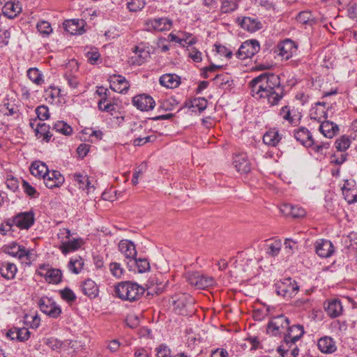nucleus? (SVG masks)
<instances>
[{"label": "nucleus", "mask_w": 357, "mask_h": 357, "mask_svg": "<svg viewBox=\"0 0 357 357\" xmlns=\"http://www.w3.org/2000/svg\"><path fill=\"white\" fill-rule=\"evenodd\" d=\"M250 86L253 97L266 100L271 106L277 105L284 96L280 77L274 73H263L255 77Z\"/></svg>", "instance_id": "nucleus-1"}, {"label": "nucleus", "mask_w": 357, "mask_h": 357, "mask_svg": "<svg viewBox=\"0 0 357 357\" xmlns=\"http://www.w3.org/2000/svg\"><path fill=\"white\" fill-rule=\"evenodd\" d=\"M304 333L302 325L294 324L290 326L289 324L284 333V340L278 349V353L282 357H297L299 349L296 345V342L301 338Z\"/></svg>", "instance_id": "nucleus-2"}, {"label": "nucleus", "mask_w": 357, "mask_h": 357, "mask_svg": "<svg viewBox=\"0 0 357 357\" xmlns=\"http://www.w3.org/2000/svg\"><path fill=\"white\" fill-rule=\"evenodd\" d=\"M144 288L136 282L125 281L115 287V294L119 298L133 302L139 299L144 293Z\"/></svg>", "instance_id": "nucleus-3"}, {"label": "nucleus", "mask_w": 357, "mask_h": 357, "mask_svg": "<svg viewBox=\"0 0 357 357\" xmlns=\"http://www.w3.org/2000/svg\"><path fill=\"white\" fill-rule=\"evenodd\" d=\"M174 311L179 314L188 316L194 312V300L187 294L180 293L172 296Z\"/></svg>", "instance_id": "nucleus-4"}, {"label": "nucleus", "mask_w": 357, "mask_h": 357, "mask_svg": "<svg viewBox=\"0 0 357 357\" xmlns=\"http://www.w3.org/2000/svg\"><path fill=\"white\" fill-rule=\"evenodd\" d=\"M299 290V287L295 280L287 278L275 284V291L278 295L287 299L292 298Z\"/></svg>", "instance_id": "nucleus-5"}, {"label": "nucleus", "mask_w": 357, "mask_h": 357, "mask_svg": "<svg viewBox=\"0 0 357 357\" xmlns=\"http://www.w3.org/2000/svg\"><path fill=\"white\" fill-rule=\"evenodd\" d=\"M289 324V319L284 314L273 317L267 325V333L273 336L281 334L284 335Z\"/></svg>", "instance_id": "nucleus-6"}, {"label": "nucleus", "mask_w": 357, "mask_h": 357, "mask_svg": "<svg viewBox=\"0 0 357 357\" xmlns=\"http://www.w3.org/2000/svg\"><path fill=\"white\" fill-rule=\"evenodd\" d=\"M4 252L11 257L19 259L25 264H31L32 253L23 245L13 242L4 247Z\"/></svg>", "instance_id": "nucleus-7"}, {"label": "nucleus", "mask_w": 357, "mask_h": 357, "mask_svg": "<svg viewBox=\"0 0 357 357\" xmlns=\"http://www.w3.org/2000/svg\"><path fill=\"white\" fill-rule=\"evenodd\" d=\"M36 273L43 277L47 282L52 284H59L62 278L61 270L53 268L49 264H40Z\"/></svg>", "instance_id": "nucleus-8"}, {"label": "nucleus", "mask_w": 357, "mask_h": 357, "mask_svg": "<svg viewBox=\"0 0 357 357\" xmlns=\"http://www.w3.org/2000/svg\"><path fill=\"white\" fill-rule=\"evenodd\" d=\"M259 50L260 45L257 40H249L241 44L236 55L238 59L244 60L252 57Z\"/></svg>", "instance_id": "nucleus-9"}, {"label": "nucleus", "mask_w": 357, "mask_h": 357, "mask_svg": "<svg viewBox=\"0 0 357 357\" xmlns=\"http://www.w3.org/2000/svg\"><path fill=\"white\" fill-rule=\"evenodd\" d=\"M186 280L190 285L197 289L208 288L214 284V279L212 277L205 276L197 272L188 273Z\"/></svg>", "instance_id": "nucleus-10"}, {"label": "nucleus", "mask_w": 357, "mask_h": 357, "mask_svg": "<svg viewBox=\"0 0 357 357\" xmlns=\"http://www.w3.org/2000/svg\"><path fill=\"white\" fill-rule=\"evenodd\" d=\"M40 310L51 318L56 319L61 313V307L50 298L43 296L38 301Z\"/></svg>", "instance_id": "nucleus-11"}, {"label": "nucleus", "mask_w": 357, "mask_h": 357, "mask_svg": "<svg viewBox=\"0 0 357 357\" xmlns=\"http://www.w3.org/2000/svg\"><path fill=\"white\" fill-rule=\"evenodd\" d=\"M172 26V21L167 17L149 19L144 23V29L147 31H168Z\"/></svg>", "instance_id": "nucleus-12"}, {"label": "nucleus", "mask_w": 357, "mask_h": 357, "mask_svg": "<svg viewBox=\"0 0 357 357\" xmlns=\"http://www.w3.org/2000/svg\"><path fill=\"white\" fill-rule=\"evenodd\" d=\"M34 213L32 211L20 213L12 218L15 226L20 229H28L34 223Z\"/></svg>", "instance_id": "nucleus-13"}, {"label": "nucleus", "mask_w": 357, "mask_h": 357, "mask_svg": "<svg viewBox=\"0 0 357 357\" xmlns=\"http://www.w3.org/2000/svg\"><path fill=\"white\" fill-rule=\"evenodd\" d=\"M132 102L141 111H149L155 107V101L153 98L147 94H139L133 97Z\"/></svg>", "instance_id": "nucleus-14"}, {"label": "nucleus", "mask_w": 357, "mask_h": 357, "mask_svg": "<svg viewBox=\"0 0 357 357\" xmlns=\"http://www.w3.org/2000/svg\"><path fill=\"white\" fill-rule=\"evenodd\" d=\"M233 164L236 171L241 174H248L251 171L252 165L246 153H241L235 155Z\"/></svg>", "instance_id": "nucleus-15"}, {"label": "nucleus", "mask_w": 357, "mask_h": 357, "mask_svg": "<svg viewBox=\"0 0 357 357\" xmlns=\"http://www.w3.org/2000/svg\"><path fill=\"white\" fill-rule=\"evenodd\" d=\"M316 253L322 258L330 257L335 249L333 243L326 239H319L314 243Z\"/></svg>", "instance_id": "nucleus-16"}, {"label": "nucleus", "mask_w": 357, "mask_h": 357, "mask_svg": "<svg viewBox=\"0 0 357 357\" xmlns=\"http://www.w3.org/2000/svg\"><path fill=\"white\" fill-rule=\"evenodd\" d=\"M119 248L125 257L127 259H129V261H128L127 264L128 266L132 268V266L130 264L137 256L135 244L128 240H121L119 243Z\"/></svg>", "instance_id": "nucleus-17"}, {"label": "nucleus", "mask_w": 357, "mask_h": 357, "mask_svg": "<svg viewBox=\"0 0 357 357\" xmlns=\"http://www.w3.org/2000/svg\"><path fill=\"white\" fill-rule=\"evenodd\" d=\"M85 22L83 20H69L63 22L65 30L71 35H81L84 32Z\"/></svg>", "instance_id": "nucleus-18"}, {"label": "nucleus", "mask_w": 357, "mask_h": 357, "mask_svg": "<svg viewBox=\"0 0 357 357\" xmlns=\"http://www.w3.org/2000/svg\"><path fill=\"white\" fill-rule=\"evenodd\" d=\"M64 182V178L59 171L53 170L47 174L44 183L47 188H54L60 187Z\"/></svg>", "instance_id": "nucleus-19"}, {"label": "nucleus", "mask_w": 357, "mask_h": 357, "mask_svg": "<svg viewBox=\"0 0 357 357\" xmlns=\"http://www.w3.org/2000/svg\"><path fill=\"white\" fill-rule=\"evenodd\" d=\"M112 79L110 88L112 90L120 93H126L128 91L130 84L124 77L119 75H114Z\"/></svg>", "instance_id": "nucleus-20"}, {"label": "nucleus", "mask_w": 357, "mask_h": 357, "mask_svg": "<svg viewBox=\"0 0 357 357\" xmlns=\"http://www.w3.org/2000/svg\"><path fill=\"white\" fill-rule=\"evenodd\" d=\"M83 244L84 241L82 238H76L73 239L70 238L66 242H63V244H60L59 249L61 250L62 254L66 255L70 252L77 250Z\"/></svg>", "instance_id": "nucleus-21"}, {"label": "nucleus", "mask_w": 357, "mask_h": 357, "mask_svg": "<svg viewBox=\"0 0 357 357\" xmlns=\"http://www.w3.org/2000/svg\"><path fill=\"white\" fill-rule=\"evenodd\" d=\"M71 176L73 181L75 182V185H77L79 189L86 190L87 194L91 193L94 190V186L91 185L87 175L75 173Z\"/></svg>", "instance_id": "nucleus-22"}, {"label": "nucleus", "mask_w": 357, "mask_h": 357, "mask_svg": "<svg viewBox=\"0 0 357 357\" xmlns=\"http://www.w3.org/2000/svg\"><path fill=\"white\" fill-rule=\"evenodd\" d=\"M279 54L284 59L288 60L296 51V47L293 40L286 39L278 45Z\"/></svg>", "instance_id": "nucleus-23"}, {"label": "nucleus", "mask_w": 357, "mask_h": 357, "mask_svg": "<svg viewBox=\"0 0 357 357\" xmlns=\"http://www.w3.org/2000/svg\"><path fill=\"white\" fill-rule=\"evenodd\" d=\"M325 310L331 318H336L342 314L343 307L339 299L328 301L325 303Z\"/></svg>", "instance_id": "nucleus-24"}, {"label": "nucleus", "mask_w": 357, "mask_h": 357, "mask_svg": "<svg viewBox=\"0 0 357 357\" xmlns=\"http://www.w3.org/2000/svg\"><path fill=\"white\" fill-rule=\"evenodd\" d=\"M2 11L5 16L13 19L20 13L22 7L19 1H8L4 3Z\"/></svg>", "instance_id": "nucleus-25"}, {"label": "nucleus", "mask_w": 357, "mask_h": 357, "mask_svg": "<svg viewBox=\"0 0 357 357\" xmlns=\"http://www.w3.org/2000/svg\"><path fill=\"white\" fill-rule=\"evenodd\" d=\"M96 93L101 97V99L98 102V107L100 111L110 112L114 109V105L112 103H107L106 105H104V107H102V104L107 102V96L109 93L107 89H105L103 86H98Z\"/></svg>", "instance_id": "nucleus-26"}, {"label": "nucleus", "mask_w": 357, "mask_h": 357, "mask_svg": "<svg viewBox=\"0 0 357 357\" xmlns=\"http://www.w3.org/2000/svg\"><path fill=\"white\" fill-rule=\"evenodd\" d=\"M135 55L131 57L133 65L140 66L150 56L149 52L142 45L136 46L133 51Z\"/></svg>", "instance_id": "nucleus-27"}, {"label": "nucleus", "mask_w": 357, "mask_h": 357, "mask_svg": "<svg viewBox=\"0 0 357 357\" xmlns=\"http://www.w3.org/2000/svg\"><path fill=\"white\" fill-rule=\"evenodd\" d=\"M296 139L305 146H312L314 144L312 136L305 128H301L294 132Z\"/></svg>", "instance_id": "nucleus-28"}, {"label": "nucleus", "mask_w": 357, "mask_h": 357, "mask_svg": "<svg viewBox=\"0 0 357 357\" xmlns=\"http://www.w3.org/2000/svg\"><path fill=\"white\" fill-rule=\"evenodd\" d=\"M320 132L327 138H333L339 131V127L332 121L324 120L319 126Z\"/></svg>", "instance_id": "nucleus-29"}, {"label": "nucleus", "mask_w": 357, "mask_h": 357, "mask_svg": "<svg viewBox=\"0 0 357 357\" xmlns=\"http://www.w3.org/2000/svg\"><path fill=\"white\" fill-rule=\"evenodd\" d=\"M17 272V268L13 263L5 261L0 264V275L9 280L15 278Z\"/></svg>", "instance_id": "nucleus-30"}, {"label": "nucleus", "mask_w": 357, "mask_h": 357, "mask_svg": "<svg viewBox=\"0 0 357 357\" xmlns=\"http://www.w3.org/2000/svg\"><path fill=\"white\" fill-rule=\"evenodd\" d=\"M160 84L169 89H174L181 84V78L175 74H165L160 77Z\"/></svg>", "instance_id": "nucleus-31"}, {"label": "nucleus", "mask_w": 357, "mask_h": 357, "mask_svg": "<svg viewBox=\"0 0 357 357\" xmlns=\"http://www.w3.org/2000/svg\"><path fill=\"white\" fill-rule=\"evenodd\" d=\"M318 348L322 353L331 354L336 350L334 340L330 337H324L319 340Z\"/></svg>", "instance_id": "nucleus-32"}, {"label": "nucleus", "mask_w": 357, "mask_h": 357, "mask_svg": "<svg viewBox=\"0 0 357 357\" xmlns=\"http://www.w3.org/2000/svg\"><path fill=\"white\" fill-rule=\"evenodd\" d=\"M310 116L312 120H314L319 123L326 120L327 113L325 110L324 105H321L320 102L317 103L316 106L310 109Z\"/></svg>", "instance_id": "nucleus-33"}, {"label": "nucleus", "mask_w": 357, "mask_h": 357, "mask_svg": "<svg viewBox=\"0 0 357 357\" xmlns=\"http://www.w3.org/2000/svg\"><path fill=\"white\" fill-rule=\"evenodd\" d=\"M81 287L83 294L90 298H96L98 294V287L91 279L84 281Z\"/></svg>", "instance_id": "nucleus-34"}, {"label": "nucleus", "mask_w": 357, "mask_h": 357, "mask_svg": "<svg viewBox=\"0 0 357 357\" xmlns=\"http://www.w3.org/2000/svg\"><path fill=\"white\" fill-rule=\"evenodd\" d=\"M30 172L33 176L44 179L49 172V169L45 163L40 161H35L30 167Z\"/></svg>", "instance_id": "nucleus-35"}, {"label": "nucleus", "mask_w": 357, "mask_h": 357, "mask_svg": "<svg viewBox=\"0 0 357 357\" xmlns=\"http://www.w3.org/2000/svg\"><path fill=\"white\" fill-rule=\"evenodd\" d=\"M241 27L248 31L255 32L261 29V23L255 18L245 17L241 22Z\"/></svg>", "instance_id": "nucleus-36"}, {"label": "nucleus", "mask_w": 357, "mask_h": 357, "mask_svg": "<svg viewBox=\"0 0 357 357\" xmlns=\"http://www.w3.org/2000/svg\"><path fill=\"white\" fill-rule=\"evenodd\" d=\"M281 139L278 131L275 130H270L267 131L263 137L264 144L271 146H275Z\"/></svg>", "instance_id": "nucleus-37"}, {"label": "nucleus", "mask_w": 357, "mask_h": 357, "mask_svg": "<svg viewBox=\"0 0 357 357\" xmlns=\"http://www.w3.org/2000/svg\"><path fill=\"white\" fill-rule=\"evenodd\" d=\"M266 246V253L271 257H275L279 254L282 248V242L280 239H273L268 241Z\"/></svg>", "instance_id": "nucleus-38"}, {"label": "nucleus", "mask_w": 357, "mask_h": 357, "mask_svg": "<svg viewBox=\"0 0 357 357\" xmlns=\"http://www.w3.org/2000/svg\"><path fill=\"white\" fill-rule=\"evenodd\" d=\"M27 77L36 85H42L44 83L43 73L37 68H31L27 70Z\"/></svg>", "instance_id": "nucleus-39"}, {"label": "nucleus", "mask_w": 357, "mask_h": 357, "mask_svg": "<svg viewBox=\"0 0 357 357\" xmlns=\"http://www.w3.org/2000/svg\"><path fill=\"white\" fill-rule=\"evenodd\" d=\"M279 115L283 120L288 121L291 124L296 123L294 119L295 112L294 109H291L288 105H285L280 109Z\"/></svg>", "instance_id": "nucleus-40"}, {"label": "nucleus", "mask_w": 357, "mask_h": 357, "mask_svg": "<svg viewBox=\"0 0 357 357\" xmlns=\"http://www.w3.org/2000/svg\"><path fill=\"white\" fill-rule=\"evenodd\" d=\"M84 260L82 257L71 259L68 263V269L75 274H78L83 269Z\"/></svg>", "instance_id": "nucleus-41"}, {"label": "nucleus", "mask_w": 357, "mask_h": 357, "mask_svg": "<svg viewBox=\"0 0 357 357\" xmlns=\"http://www.w3.org/2000/svg\"><path fill=\"white\" fill-rule=\"evenodd\" d=\"M54 129L64 135L70 136L73 133V128L67 123L63 121H57L54 124Z\"/></svg>", "instance_id": "nucleus-42"}, {"label": "nucleus", "mask_w": 357, "mask_h": 357, "mask_svg": "<svg viewBox=\"0 0 357 357\" xmlns=\"http://www.w3.org/2000/svg\"><path fill=\"white\" fill-rule=\"evenodd\" d=\"M130 263H132V267L133 265L137 267V271L139 273H144L150 269V264L146 259H137L135 257V259H133Z\"/></svg>", "instance_id": "nucleus-43"}, {"label": "nucleus", "mask_w": 357, "mask_h": 357, "mask_svg": "<svg viewBox=\"0 0 357 357\" xmlns=\"http://www.w3.org/2000/svg\"><path fill=\"white\" fill-rule=\"evenodd\" d=\"M63 77L71 89L75 90L79 87L80 80L77 76L68 72L65 73Z\"/></svg>", "instance_id": "nucleus-44"}, {"label": "nucleus", "mask_w": 357, "mask_h": 357, "mask_svg": "<svg viewBox=\"0 0 357 357\" xmlns=\"http://www.w3.org/2000/svg\"><path fill=\"white\" fill-rule=\"evenodd\" d=\"M238 7L236 0H222L221 11L224 13H229L234 11Z\"/></svg>", "instance_id": "nucleus-45"}, {"label": "nucleus", "mask_w": 357, "mask_h": 357, "mask_svg": "<svg viewBox=\"0 0 357 357\" xmlns=\"http://www.w3.org/2000/svg\"><path fill=\"white\" fill-rule=\"evenodd\" d=\"M351 141L348 137L344 135L336 139L335 147L339 151H344L350 146Z\"/></svg>", "instance_id": "nucleus-46"}, {"label": "nucleus", "mask_w": 357, "mask_h": 357, "mask_svg": "<svg viewBox=\"0 0 357 357\" xmlns=\"http://www.w3.org/2000/svg\"><path fill=\"white\" fill-rule=\"evenodd\" d=\"M130 131L133 134L135 138L147 135V132L142 123H134L130 128Z\"/></svg>", "instance_id": "nucleus-47"}, {"label": "nucleus", "mask_w": 357, "mask_h": 357, "mask_svg": "<svg viewBox=\"0 0 357 357\" xmlns=\"http://www.w3.org/2000/svg\"><path fill=\"white\" fill-rule=\"evenodd\" d=\"M207 107V100L204 98H195L191 101L189 107L197 108L199 112H203Z\"/></svg>", "instance_id": "nucleus-48"}, {"label": "nucleus", "mask_w": 357, "mask_h": 357, "mask_svg": "<svg viewBox=\"0 0 357 357\" xmlns=\"http://www.w3.org/2000/svg\"><path fill=\"white\" fill-rule=\"evenodd\" d=\"M109 270L112 275L116 278H121L124 272L121 265L117 262H112L109 265Z\"/></svg>", "instance_id": "nucleus-49"}, {"label": "nucleus", "mask_w": 357, "mask_h": 357, "mask_svg": "<svg viewBox=\"0 0 357 357\" xmlns=\"http://www.w3.org/2000/svg\"><path fill=\"white\" fill-rule=\"evenodd\" d=\"M344 199L349 204H354L357 202V188H351V190L342 192Z\"/></svg>", "instance_id": "nucleus-50"}, {"label": "nucleus", "mask_w": 357, "mask_h": 357, "mask_svg": "<svg viewBox=\"0 0 357 357\" xmlns=\"http://www.w3.org/2000/svg\"><path fill=\"white\" fill-rule=\"evenodd\" d=\"M37 29L44 36H48L52 31L50 24L47 21L39 22L37 24Z\"/></svg>", "instance_id": "nucleus-51"}, {"label": "nucleus", "mask_w": 357, "mask_h": 357, "mask_svg": "<svg viewBox=\"0 0 357 357\" xmlns=\"http://www.w3.org/2000/svg\"><path fill=\"white\" fill-rule=\"evenodd\" d=\"M61 298L67 302H73L76 299L74 292L69 288L66 287L59 291Z\"/></svg>", "instance_id": "nucleus-52"}, {"label": "nucleus", "mask_w": 357, "mask_h": 357, "mask_svg": "<svg viewBox=\"0 0 357 357\" xmlns=\"http://www.w3.org/2000/svg\"><path fill=\"white\" fill-rule=\"evenodd\" d=\"M155 138V135H145L142 137L135 138L132 144L135 146H140L148 142H153Z\"/></svg>", "instance_id": "nucleus-53"}, {"label": "nucleus", "mask_w": 357, "mask_h": 357, "mask_svg": "<svg viewBox=\"0 0 357 357\" xmlns=\"http://www.w3.org/2000/svg\"><path fill=\"white\" fill-rule=\"evenodd\" d=\"M36 113L38 118L41 121L47 120L50 117L49 109L45 105L38 106L36 109Z\"/></svg>", "instance_id": "nucleus-54"}, {"label": "nucleus", "mask_w": 357, "mask_h": 357, "mask_svg": "<svg viewBox=\"0 0 357 357\" xmlns=\"http://www.w3.org/2000/svg\"><path fill=\"white\" fill-rule=\"evenodd\" d=\"M297 20L301 24H308L314 20L312 15L310 11H302L298 13Z\"/></svg>", "instance_id": "nucleus-55"}, {"label": "nucleus", "mask_w": 357, "mask_h": 357, "mask_svg": "<svg viewBox=\"0 0 357 357\" xmlns=\"http://www.w3.org/2000/svg\"><path fill=\"white\" fill-rule=\"evenodd\" d=\"M144 6L143 0H131L127 3V7L131 12H137Z\"/></svg>", "instance_id": "nucleus-56"}, {"label": "nucleus", "mask_w": 357, "mask_h": 357, "mask_svg": "<svg viewBox=\"0 0 357 357\" xmlns=\"http://www.w3.org/2000/svg\"><path fill=\"white\" fill-rule=\"evenodd\" d=\"M168 38L170 41L178 43L181 45H183V43H185V44L188 45H192L196 43V39L195 38H192L189 41H188V39H182L179 38L175 34L171 33L168 36Z\"/></svg>", "instance_id": "nucleus-57"}, {"label": "nucleus", "mask_w": 357, "mask_h": 357, "mask_svg": "<svg viewBox=\"0 0 357 357\" xmlns=\"http://www.w3.org/2000/svg\"><path fill=\"white\" fill-rule=\"evenodd\" d=\"M15 226L12 219H8L0 225V232L3 235H6L9 231H13V227Z\"/></svg>", "instance_id": "nucleus-58"}, {"label": "nucleus", "mask_w": 357, "mask_h": 357, "mask_svg": "<svg viewBox=\"0 0 357 357\" xmlns=\"http://www.w3.org/2000/svg\"><path fill=\"white\" fill-rule=\"evenodd\" d=\"M70 236L71 232L70 229L67 228L60 229L57 234V237L59 239L61 244H63V242H66L68 239H70Z\"/></svg>", "instance_id": "nucleus-59"}, {"label": "nucleus", "mask_w": 357, "mask_h": 357, "mask_svg": "<svg viewBox=\"0 0 357 357\" xmlns=\"http://www.w3.org/2000/svg\"><path fill=\"white\" fill-rule=\"evenodd\" d=\"M216 52L221 56H224L227 59L232 56V52L228 50L225 46L221 45H215Z\"/></svg>", "instance_id": "nucleus-60"}, {"label": "nucleus", "mask_w": 357, "mask_h": 357, "mask_svg": "<svg viewBox=\"0 0 357 357\" xmlns=\"http://www.w3.org/2000/svg\"><path fill=\"white\" fill-rule=\"evenodd\" d=\"M347 153H341L340 155L334 154L331 156L330 163L332 165H341L347 160Z\"/></svg>", "instance_id": "nucleus-61"}, {"label": "nucleus", "mask_w": 357, "mask_h": 357, "mask_svg": "<svg viewBox=\"0 0 357 357\" xmlns=\"http://www.w3.org/2000/svg\"><path fill=\"white\" fill-rule=\"evenodd\" d=\"M10 38V33L8 30H0V47L7 45Z\"/></svg>", "instance_id": "nucleus-62"}, {"label": "nucleus", "mask_w": 357, "mask_h": 357, "mask_svg": "<svg viewBox=\"0 0 357 357\" xmlns=\"http://www.w3.org/2000/svg\"><path fill=\"white\" fill-rule=\"evenodd\" d=\"M156 357H171V351L165 345H160L156 349Z\"/></svg>", "instance_id": "nucleus-63"}, {"label": "nucleus", "mask_w": 357, "mask_h": 357, "mask_svg": "<svg viewBox=\"0 0 357 357\" xmlns=\"http://www.w3.org/2000/svg\"><path fill=\"white\" fill-rule=\"evenodd\" d=\"M17 340L20 342H24L27 340L30 337V332L26 328H17Z\"/></svg>", "instance_id": "nucleus-64"}]
</instances>
